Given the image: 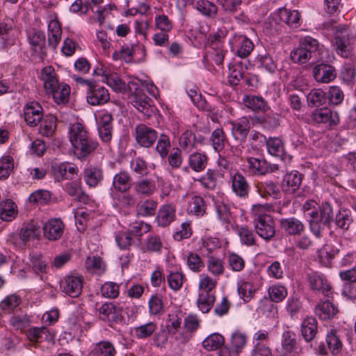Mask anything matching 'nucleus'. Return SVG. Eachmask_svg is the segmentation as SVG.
<instances>
[{
    "label": "nucleus",
    "mask_w": 356,
    "mask_h": 356,
    "mask_svg": "<svg viewBox=\"0 0 356 356\" xmlns=\"http://www.w3.org/2000/svg\"><path fill=\"white\" fill-rule=\"evenodd\" d=\"M126 86L129 102L140 112L150 115L149 110L153 106L154 102L143 92L142 86L145 87L147 92L153 95L155 89L154 83L143 82L140 79L134 77L126 83Z\"/></svg>",
    "instance_id": "f257e3e1"
},
{
    "label": "nucleus",
    "mask_w": 356,
    "mask_h": 356,
    "mask_svg": "<svg viewBox=\"0 0 356 356\" xmlns=\"http://www.w3.org/2000/svg\"><path fill=\"white\" fill-rule=\"evenodd\" d=\"M324 26L326 29L334 31L333 46L337 54L343 58L351 56L355 38V36L350 33L348 28L346 26L340 24H330V26H327V24H325Z\"/></svg>",
    "instance_id": "f03ea898"
},
{
    "label": "nucleus",
    "mask_w": 356,
    "mask_h": 356,
    "mask_svg": "<svg viewBox=\"0 0 356 356\" xmlns=\"http://www.w3.org/2000/svg\"><path fill=\"white\" fill-rule=\"evenodd\" d=\"M252 213L254 215L256 233L261 238L270 241L275 234V225L272 216L267 213L266 207L261 204L254 205Z\"/></svg>",
    "instance_id": "7ed1b4c3"
},
{
    "label": "nucleus",
    "mask_w": 356,
    "mask_h": 356,
    "mask_svg": "<svg viewBox=\"0 0 356 356\" xmlns=\"http://www.w3.org/2000/svg\"><path fill=\"white\" fill-rule=\"evenodd\" d=\"M321 50L317 40L306 36L298 47L291 51L290 58L293 63L302 65L309 62L312 58H316Z\"/></svg>",
    "instance_id": "20e7f679"
},
{
    "label": "nucleus",
    "mask_w": 356,
    "mask_h": 356,
    "mask_svg": "<svg viewBox=\"0 0 356 356\" xmlns=\"http://www.w3.org/2000/svg\"><path fill=\"white\" fill-rule=\"evenodd\" d=\"M310 119L313 123L323 124L330 130L334 129L340 123L339 113L327 107L314 109L310 114Z\"/></svg>",
    "instance_id": "39448f33"
},
{
    "label": "nucleus",
    "mask_w": 356,
    "mask_h": 356,
    "mask_svg": "<svg viewBox=\"0 0 356 356\" xmlns=\"http://www.w3.org/2000/svg\"><path fill=\"white\" fill-rule=\"evenodd\" d=\"M70 140L74 154L79 159L87 157L98 145V143L89 138L88 135H70Z\"/></svg>",
    "instance_id": "423d86ee"
},
{
    "label": "nucleus",
    "mask_w": 356,
    "mask_h": 356,
    "mask_svg": "<svg viewBox=\"0 0 356 356\" xmlns=\"http://www.w3.org/2000/svg\"><path fill=\"white\" fill-rule=\"evenodd\" d=\"M306 282L309 289L329 297L332 293V286L326 276L320 272L312 271L306 275Z\"/></svg>",
    "instance_id": "0eeeda50"
},
{
    "label": "nucleus",
    "mask_w": 356,
    "mask_h": 356,
    "mask_svg": "<svg viewBox=\"0 0 356 356\" xmlns=\"http://www.w3.org/2000/svg\"><path fill=\"white\" fill-rule=\"evenodd\" d=\"M261 276L255 273H250L246 280L238 283V293L245 302H249L261 285Z\"/></svg>",
    "instance_id": "6e6552de"
},
{
    "label": "nucleus",
    "mask_w": 356,
    "mask_h": 356,
    "mask_svg": "<svg viewBox=\"0 0 356 356\" xmlns=\"http://www.w3.org/2000/svg\"><path fill=\"white\" fill-rule=\"evenodd\" d=\"M230 48L240 58H246L254 49L251 40L246 35L234 33L229 40Z\"/></svg>",
    "instance_id": "1a4fd4ad"
},
{
    "label": "nucleus",
    "mask_w": 356,
    "mask_h": 356,
    "mask_svg": "<svg viewBox=\"0 0 356 356\" xmlns=\"http://www.w3.org/2000/svg\"><path fill=\"white\" fill-rule=\"evenodd\" d=\"M83 277L78 274H70L60 281L61 291L69 296L78 297L83 289Z\"/></svg>",
    "instance_id": "9d476101"
},
{
    "label": "nucleus",
    "mask_w": 356,
    "mask_h": 356,
    "mask_svg": "<svg viewBox=\"0 0 356 356\" xmlns=\"http://www.w3.org/2000/svg\"><path fill=\"white\" fill-rule=\"evenodd\" d=\"M86 93V101L91 106H101L110 100L108 90L96 82Z\"/></svg>",
    "instance_id": "9b49d317"
},
{
    "label": "nucleus",
    "mask_w": 356,
    "mask_h": 356,
    "mask_svg": "<svg viewBox=\"0 0 356 356\" xmlns=\"http://www.w3.org/2000/svg\"><path fill=\"white\" fill-rule=\"evenodd\" d=\"M223 36L219 33H215L211 36L210 39V50L208 55L213 60V62L220 65L224 60L225 56L227 51L224 49V42L222 41Z\"/></svg>",
    "instance_id": "f8f14e48"
},
{
    "label": "nucleus",
    "mask_w": 356,
    "mask_h": 356,
    "mask_svg": "<svg viewBox=\"0 0 356 356\" xmlns=\"http://www.w3.org/2000/svg\"><path fill=\"white\" fill-rule=\"evenodd\" d=\"M65 227L60 218L49 219L42 227L44 238L52 241L58 240L64 233Z\"/></svg>",
    "instance_id": "ddd939ff"
},
{
    "label": "nucleus",
    "mask_w": 356,
    "mask_h": 356,
    "mask_svg": "<svg viewBox=\"0 0 356 356\" xmlns=\"http://www.w3.org/2000/svg\"><path fill=\"white\" fill-rule=\"evenodd\" d=\"M24 117L27 125L30 127L37 126L43 118L42 106L36 102L28 103L24 109Z\"/></svg>",
    "instance_id": "4468645a"
},
{
    "label": "nucleus",
    "mask_w": 356,
    "mask_h": 356,
    "mask_svg": "<svg viewBox=\"0 0 356 356\" xmlns=\"http://www.w3.org/2000/svg\"><path fill=\"white\" fill-rule=\"evenodd\" d=\"M282 348L284 355L298 356L301 353L296 334L291 330H285L282 336Z\"/></svg>",
    "instance_id": "2eb2a0df"
},
{
    "label": "nucleus",
    "mask_w": 356,
    "mask_h": 356,
    "mask_svg": "<svg viewBox=\"0 0 356 356\" xmlns=\"http://www.w3.org/2000/svg\"><path fill=\"white\" fill-rule=\"evenodd\" d=\"M340 252V248L332 243H325L317 252V260L321 266L330 267L332 260Z\"/></svg>",
    "instance_id": "dca6fc26"
},
{
    "label": "nucleus",
    "mask_w": 356,
    "mask_h": 356,
    "mask_svg": "<svg viewBox=\"0 0 356 356\" xmlns=\"http://www.w3.org/2000/svg\"><path fill=\"white\" fill-rule=\"evenodd\" d=\"M38 227L33 223L23 226L19 234H13L10 236V241L15 246L25 245L26 243L35 236Z\"/></svg>",
    "instance_id": "f3484780"
},
{
    "label": "nucleus",
    "mask_w": 356,
    "mask_h": 356,
    "mask_svg": "<svg viewBox=\"0 0 356 356\" xmlns=\"http://www.w3.org/2000/svg\"><path fill=\"white\" fill-rule=\"evenodd\" d=\"M99 318L104 321L118 322L122 321V308L113 303H104L99 309Z\"/></svg>",
    "instance_id": "a211bd4d"
},
{
    "label": "nucleus",
    "mask_w": 356,
    "mask_h": 356,
    "mask_svg": "<svg viewBox=\"0 0 356 356\" xmlns=\"http://www.w3.org/2000/svg\"><path fill=\"white\" fill-rule=\"evenodd\" d=\"M313 76L316 81L327 83L336 78L337 73L332 65L321 63L314 67Z\"/></svg>",
    "instance_id": "6ab92c4d"
},
{
    "label": "nucleus",
    "mask_w": 356,
    "mask_h": 356,
    "mask_svg": "<svg viewBox=\"0 0 356 356\" xmlns=\"http://www.w3.org/2000/svg\"><path fill=\"white\" fill-rule=\"evenodd\" d=\"M55 177L59 180L72 179L79 172L78 167L71 163L63 162L53 167Z\"/></svg>",
    "instance_id": "aec40b11"
},
{
    "label": "nucleus",
    "mask_w": 356,
    "mask_h": 356,
    "mask_svg": "<svg viewBox=\"0 0 356 356\" xmlns=\"http://www.w3.org/2000/svg\"><path fill=\"white\" fill-rule=\"evenodd\" d=\"M207 204L203 197L199 195H192L188 199L187 212L190 214L200 217L207 213Z\"/></svg>",
    "instance_id": "412c9836"
},
{
    "label": "nucleus",
    "mask_w": 356,
    "mask_h": 356,
    "mask_svg": "<svg viewBox=\"0 0 356 356\" xmlns=\"http://www.w3.org/2000/svg\"><path fill=\"white\" fill-rule=\"evenodd\" d=\"M175 206L172 203L163 204L157 213V225L168 227L175 220Z\"/></svg>",
    "instance_id": "4be33fe9"
},
{
    "label": "nucleus",
    "mask_w": 356,
    "mask_h": 356,
    "mask_svg": "<svg viewBox=\"0 0 356 356\" xmlns=\"http://www.w3.org/2000/svg\"><path fill=\"white\" fill-rule=\"evenodd\" d=\"M301 182V174L298 171H292L284 176L282 183V189L286 193L293 194L299 189Z\"/></svg>",
    "instance_id": "5701e85b"
},
{
    "label": "nucleus",
    "mask_w": 356,
    "mask_h": 356,
    "mask_svg": "<svg viewBox=\"0 0 356 356\" xmlns=\"http://www.w3.org/2000/svg\"><path fill=\"white\" fill-rule=\"evenodd\" d=\"M39 79L42 82L46 92L56 88L55 87L59 83L58 75L51 65L46 66L41 70Z\"/></svg>",
    "instance_id": "b1692460"
},
{
    "label": "nucleus",
    "mask_w": 356,
    "mask_h": 356,
    "mask_svg": "<svg viewBox=\"0 0 356 356\" xmlns=\"http://www.w3.org/2000/svg\"><path fill=\"white\" fill-rule=\"evenodd\" d=\"M248 335L240 330H236L230 337V353L238 355L243 352L248 343Z\"/></svg>",
    "instance_id": "393cba45"
},
{
    "label": "nucleus",
    "mask_w": 356,
    "mask_h": 356,
    "mask_svg": "<svg viewBox=\"0 0 356 356\" xmlns=\"http://www.w3.org/2000/svg\"><path fill=\"white\" fill-rule=\"evenodd\" d=\"M166 272L168 273L167 282L169 287L175 291H179L186 280L185 275L179 270L177 266L168 267L166 269Z\"/></svg>",
    "instance_id": "a878e982"
},
{
    "label": "nucleus",
    "mask_w": 356,
    "mask_h": 356,
    "mask_svg": "<svg viewBox=\"0 0 356 356\" xmlns=\"http://www.w3.org/2000/svg\"><path fill=\"white\" fill-rule=\"evenodd\" d=\"M172 27V23L166 15H161L157 17V29L162 31L161 34L157 33V45L164 46L168 43V33Z\"/></svg>",
    "instance_id": "bb28decb"
},
{
    "label": "nucleus",
    "mask_w": 356,
    "mask_h": 356,
    "mask_svg": "<svg viewBox=\"0 0 356 356\" xmlns=\"http://www.w3.org/2000/svg\"><path fill=\"white\" fill-rule=\"evenodd\" d=\"M55 88H53L51 90H49L46 93L51 95L55 102L58 104H65L67 103L71 92L70 87L63 82H59Z\"/></svg>",
    "instance_id": "cd10ccee"
},
{
    "label": "nucleus",
    "mask_w": 356,
    "mask_h": 356,
    "mask_svg": "<svg viewBox=\"0 0 356 356\" xmlns=\"http://www.w3.org/2000/svg\"><path fill=\"white\" fill-rule=\"evenodd\" d=\"M280 226L289 235L300 234L305 229L303 223L294 217L282 218L280 220Z\"/></svg>",
    "instance_id": "c85d7f7f"
},
{
    "label": "nucleus",
    "mask_w": 356,
    "mask_h": 356,
    "mask_svg": "<svg viewBox=\"0 0 356 356\" xmlns=\"http://www.w3.org/2000/svg\"><path fill=\"white\" fill-rule=\"evenodd\" d=\"M233 192L240 197L248 196L250 186L246 179L240 173H235L232 179Z\"/></svg>",
    "instance_id": "c756f323"
},
{
    "label": "nucleus",
    "mask_w": 356,
    "mask_h": 356,
    "mask_svg": "<svg viewBox=\"0 0 356 356\" xmlns=\"http://www.w3.org/2000/svg\"><path fill=\"white\" fill-rule=\"evenodd\" d=\"M318 323L314 317H307L301 324V332L303 338L307 342L311 341L317 333Z\"/></svg>",
    "instance_id": "7c9ffc66"
},
{
    "label": "nucleus",
    "mask_w": 356,
    "mask_h": 356,
    "mask_svg": "<svg viewBox=\"0 0 356 356\" xmlns=\"http://www.w3.org/2000/svg\"><path fill=\"white\" fill-rule=\"evenodd\" d=\"M279 15L280 19L290 27L298 28L301 24L300 14L298 10L283 8L280 10Z\"/></svg>",
    "instance_id": "2f4dec72"
},
{
    "label": "nucleus",
    "mask_w": 356,
    "mask_h": 356,
    "mask_svg": "<svg viewBox=\"0 0 356 356\" xmlns=\"http://www.w3.org/2000/svg\"><path fill=\"white\" fill-rule=\"evenodd\" d=\"M315 314L321 319L327 320L333 318L337 313V309L329 300L320 302L315 307Z\"/></svg>",
    "instance_id": "473e14b6"
},
{
    "label": "nucleus",
    "mask_w": 356,
    "mask_h": 356,
    "mask_svg": "<svg viewBox=\"0 0 356 356\" xmlns=\"http://www.w3.org/2000/svg\"><path fill=\"white\" fill-rule=\"evenodd\" d=\"M62 29L58 21L51 20L48 25L49 45L56 49L61 40Z\"/></svg>",
    "instance_id": "72a5a7b5"
},
{
    "label": "nucleus",
    "mask_w": 356,
    "mask_h": 356,
    "mask_svg": "<svg viewBox=\"0 0 356 356\" xmlns=\"http://www.w3.org/2000/svg\"><path fill=\"white\" fill-rule=\"evenodd\" d=\"M258 68L264 70L270 74H274L277 70V61L268 54H259L256 58Z\"/></svg>",
    "instance_id": "f704fd0d"
},
{
    "label": "nucleus",
    "mask_w": 356,
    "mask_h": 356,
    "mask_svg": "<svg viewBox=\"0 0 356 356\" xmlns=\"http://www.w3.org/2000/svg\"><path fill=\"white\" fill-rule=\"evenodd\" d=\"M216 301L214 293L199 292L197 299V306L204 314L208 313Z\"/></svg>",
    "instance_id": "c9c22d12"
},
{
    "label": "nucleus",
    "mask_w": 356,
    "mask_h": 356,
    "mask_svg": "<svg viewBox=\"0 0 356 356\" xmlns=\"http://www.w3.org/2000/svg\"><path fill=\"white\" fill-rule=\"evenodd\" d=\"M86 270L92 273L100 275L106 270V264L101 257L97 256H88L85 261Z\"/></svg>",
    "instance_id": "e433bc0d"
},
{
    "label": "nucleus",
    "mask_w": 356,
    "mask_h": 356,
    "mask_svg": "<svg viewBox=\"0 0 356 356\" xmlns=\"http://www.w3.org/2000/svg\"><path fill=\"white\" fill-rule=\"evenodd\" d=\"M139 50L140 47L137 46L124 45L119 51H115L113 54V58L115 60L122 59L127 63H131L135 60L134 56L136 51Z\"/></svg>",
    "instance_id": "4c0bfd02"
},
{
    "label": "nucleus",
    "mask_w": 356,
    "mask_h": 356,
    "mask_svg": "<svg viewBox=\"0 0 356 356\" xmlns=\"http://www.w3.org/2000/svg\"><path fill=\"white\" fill-rule=\"evenodd\" d=\"M49 334V329L44 326L31 327L26 332L28 339L35 343H41L43 340L48 339Z\"/></svg>",
    "instance_id": "58836bf2"
},
{
    "label": "nucleus",
    "mask_w": 356,
    "mask_h": 356,
    "mask_svg": "<svg viewBox=\"0 0 356 356\" xmlns=\"http://www.w3.org/2000/svg\"><path fill=\"white\" fill-rule=\"evenodd\" d=\"M243 102L247 108L254 111H265L268 109L267 104L261 97L245 95L243 98Z\"/></svg>",
    "instance_id": "ea45409f"
},
{
    "label": "nucleus",
    "mask_w": 356,
    "mask_h": 356,
    "mask_svg": "<svg viewBox=\"0 0 356 356\" xmlns=\"http://www.w3.org/2000/svg\"><path fill=\"white\" fill-rule=\"evenodd\" d=\"M326 100V93L320 88L312 89L307 95V104L310 107L321 106Z\"/></svg>",
    "instance_id": "a19ab883"
},
{
    "label": "nucleus",
    "mask_w": 356,
    "mask_h": 356,
    "mask_svg": "<svg viewBox=\"0 0 356 356\" xmlns=\"http://www.w3.org/2000/svg\"><path fill=\"white\" fill-rule=\"evenodd\" d=\"M225 343L224 337L219 333H212L202 341V347L209 351L216 350Z\"/></svg>",
    "instance_id": "79ce46f5"
},
{
    "label": "nucleus",
    "mask_w": 356,
    "mask_h": 356,
    "mask_svg": "<svg viewBox=\"0 0 356 356\" xmlns=\"http://www.w3.org/2000/svg\"><path fill=\"white\" fill-rule=\"evenodd\" d=\"M84 180L90 187H95L102 179V171L96 167H89L83 172Z\"/></svg>",
    "instance_id": "37998d69"
},
{
    "label": "nucleus",
    "mask_w": 356,
    "mask_h": 356,
    "mask_svg": "<svg viewBox=\"0 0 356 356\" xmlns=\"http://www.w3.org/2000/svg\"><path fill=\"white\" fill-rule=\"evenodd\" d=\"M208 157L205 154L193 153L190 155L188 164L190 167L195 172L204 170L207 165Z\"/></svg>",
    "instance_id": "c03bdc74"
},
{
    "label": "nucleus",
    "mask_w": 356,
    "mask_h": 356,
    "mask_svg": "<svg viewBox=\"0 0 356 356\" xmlns=\"http://www.w3.org/2000/svg\"><path fill=\"white\" fill-rule=\"evenodd\" d=\"M207 268V270L214 277H219L225 272V266L222 260L214 255L208 256Z\"/></svg>",
    "instance_id": "a18cd8bd"
},
{
    "label": "nucleus",
    "mask_w": 356,
    "mask_h": 356,
    "mask_svg": "<svg viewBox=\"0 0 356 356\" xmlns=\"http://www.w3.org/2000/svg\"><path fill=\"white\" fill-rule=\"evenodd\" d=\"M195 8L203 15L213 17L218 13L217 6L209 0H198L195 3Z\"/></svg>",
    "instance_id": "49530a36"
},
{
    "label": "nucleus",
    "mask_w": 356,
    "mask_h": 356,
    "mask_svg": "<svg viewBox=\"0 0 356 356\" xmlns=\"http://www.w3.org/2000/svg\"><path fill=\"white\" fill-rule=\"evenodd\" d=\"M353 222L351 211L348 209H341L336 215L335 224L337 228L342 231L349 229Z\"/></svg>",
    "instance_id": "de8ad7c7"
},
{
    "label": "nucleus",
    "mask_w": 356,
    "mask_h": 356,
    "mask_svg": "<svg viewBox=\"0 0 356 356\" xmlns=\"http://www.w3.org/2000/svg\"><path fill=\"white\" fill-rule=\"evenodd\" d=\"M91 353L96 356H115L116 350L112 343L103 341L96 343Z\"/></svg>",
    "instance_id": "09e8293b"
},
{
    "label": "nucleus",
    "mask_w": 356,
    "mask_h": 356,
    "mask_svg": "<svg viewBox=\"0 0 356 356\" xmlns=\"http://www.w3.org/2000/svg\"><path fill=\"white\" fill-rule=\"evenodd\" d=\"M218 284V280L209 275L202 273L200 276L198 284L199 292L214 293Z\"/></svg>",
    "instance_id": "8fccbe9b"
},
{
    "label": "nucleus",
    "mask_w": 356,
    "mask_h": 356,
    "mask_svg": "<svg viewBox=\"0 0 356 356\" xmlns=\"http://www.w3.org/2000/svg\"><path fill=\"white\" fill-rule=\"evenodd\" d=\"M268 152L274 156H282L284 151V143L280 137H269L266 141Z\"/></svg>",
    "instance_id": "3c124183"
},
{
    "label": "nucleus",
    "mask_w": 356,
    "mask_h": 356,
    "mask_svg": "<svg viewBox=\"0 0 356 356\" xmlns=\"http://www.w3.org/2000/svg\"><path fill=\"white\" fill-rule=\"evenodd\" d=\"M247 162L248 170L253 175H264L268 170L267 163L265 160L249 157L247 159Z\"/></svg>",
    "instance_id": "603ef678"
},
{
    "label": "nucleus",
    "mask_w": 356,
    "mask_h": 356,
    "mask_svg": "<svg viewBox=\"0 0 356 356\" xmlns=\"http://www.w3.org/2000/svg\"><path fill=\"white\" fill-rule=\"evenodd\" d=\"M15 215V206L13 201L7 200L0 203V218L1 220L11 221Z\"/></svg>",
    "instance_id": "864d4df0"
},
{
    "label": "nucleus",
    "mask_w": 356,
    "mask_h": 356,
    "mask_svg": "<svg viewBox=\"0 0 356 356\" xmlns=\"http://www.w3.org/2000/svg\"><path fill=\"white\" fill-rule=\"evenodd\" d=\"M268 294L271 301L280 302L287 296L288 291L283 285L273 284L268 288Z\"/></svg>",
    "instance_id": "5fc2aeb1"
},
{
    "label": "nucleus",
    "mask_w": 356,
    "mask_h": 356,
    "mask_svg": "<svg viewBox=\"0 0 356 356\" xmlns=\"http://www.w3.org/2000/svg\"><path fill=\"white\" fill-rule=\"evenodd\" d=\"M220 247V242L216 238H205L202 240L200 251L203 257L213 255V252Z\"/></svg>",
    "instance_id": "6e6d98bb"
},
{
    "label": "nucleus",
    "mask_w": 356,
    "mask_h": 356,
    "mask_svg": "<svg viewBox=\"0 0 356 356\" xmlns=\"http://www.w3.org/2000/svg\"><path fill=\"white\" fill-rule=\"evenodd\" d=\"M226 259L229 269L234 272H241L245 268V260L235 252H229Z\"/></svg>",
    "instance_id": "4d7b16f0"
},
{
    "label": "nucleus",
    "mask_w": 356,
    "mask_h": 356,
    "mask_svg": "<svg viewBox=\"0 0 356 356\" xmlns=\"http://www.w3.org/2000/svg\"><path fill=\"white\" fill-rule=\"evenodd\" d=\"M106 83L114 91L118 92L126 93V83L121 79V78L118 74H109L108 76H106Z\"/></svg>",
    "instance_id": "13d9d810"
},
{
    "label": "nucleus",
    "mask_w": 356,
    "mask_h": 356,
    "mask_svg": "<svg viewBox=\"0 0 356 356\" xmlns=\"http://www.w3.org/2000/svg\"><path fill=\"white\" fill-rule=\"evenodd\" d=\"M326 93V98L329 104L333 106H338L342 103L344 99V94L339 86H332L328 89Z\"/></svg>",
    "instance_id": "bf43d9fd"
},
{
    "label": "nucleus",
    "mask_w": 356,
    "mask_h": 356,
    "mask_svg": "<svg viewBox=\"0 0 356 356\" xmlns=\"http://www.w3.org/2000/svg\"><path fill=\"white\" fill-rule=\"evenodd\" d=\"M31 263L33 270L36 273H47V261L41 254L33 253L31 254Z\"/></svg>",
    "instance_id": "052dcab7"
},
{
    "label": "nucleus",
    "mask_w": 356,
    "mask_h": 356,
    "mask_svg": "<svg viewBox=\"0 0 356 356\" xmlns=\"http://www.w3.org/2000/svg\"><path fill=\"white\" fill-rule=\"evenodd\" d=\"M245 70V69H244L241 63H237L229 67L228 76L229 83L233 86L238 85L240 81L244 78Z\"/></svg>",
    "instance_id": "680f3d73"
},
{
    "label": "nucleus",
    "mask_w": 356,
    "mask_h": 356,
    "mask_svg": "<svg viewBox=\"0 0 356 356\" xmlns=\"http://www.w3.org/2000/svg\"><path fill=\"white\" fill-rule=\"evenodd\" d=\"M14 169V159L11 156H3L0 159V179H7Z\"/></svg>",
    "instance_id": "e2e57ef3"
},
{
    "label": "nucleus",
    "mask_w": 356,
    "mask_h": 356,
    "mask_svg": "<svg viewBox=\"0 0 356 356\" xmlns=\"http://www.w3.org/2000/svg\"><path fill=\"white\" fill-rule=\"evenodd\" d=\"M197 181L204 188L213 190L217 184V172L214 170L209 169Z\"/></svg>",
    "instance_id": "0e129e2a"
},
{
    "label": "nucleus",
    "mask_w": 356,
    "mask_h": 356,
    "mask_svg": "<svg viewBox=\"0 0 356 356\" xmlns=\"http://www.w3.org/2000/svg\"><path fill=\"white\" fill-rule=\"evenodd\" d=\"M29 44L35 53H40L45 43V37L41 31H34L29 36Z\"/></svg>",
    "instance_id": "69168bd1"
},
{
    "label": "nucleus",
    "mask_w": 356,
    "mask_h": 356,
    "mask_svg": "<svg viewBox=\"0 0 356 356\" xmlns=\"http://www.w3.org/2000/svg\"><path fill=\"white\" fill-rule=\"evenodd\" d=\"M186 264L188 268L195 273L200 272L204 267V264L201 257L194 252H189L188 254Z\"/></svg>",
    "instance_id": "338daca9"
},
{
    "label": "nucleus",
    "mask_w": 356,
    "mask_h": 356,
    "mask_svg": "<svg viewBox=\"0 0 356 356\" xmlns=\"http://www.w3.org/2000/svg\"><path fill=\"white\" fill-rule=\"evenodd\" d=\"M129 175L126 172H122L114 177L113 184L117 191L124 192L129 188Z\"/></svg>",
    "instance_id": "774afa93"
}]
</instances>
